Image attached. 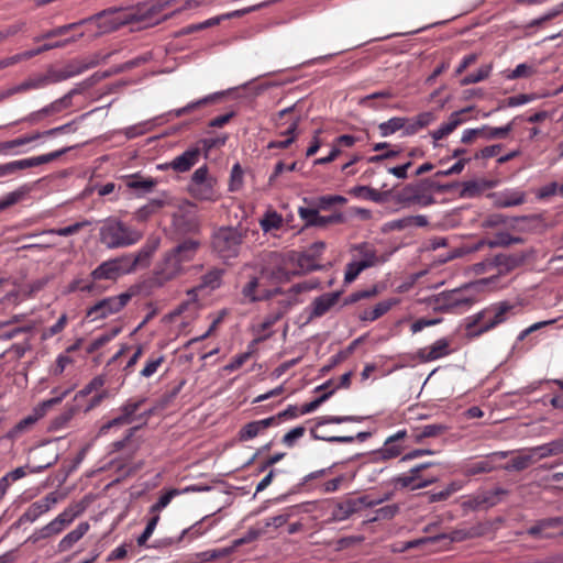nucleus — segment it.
I'll list each match as a JSON object with an SVG mask.
<instances>
[{
	"label": "nucleus",
	"mask_w": 563,
	"mask_h": 563,
	"mask_svg": "<svg viewBox=\"0 0 563 563\" xmlns=\"http://www.w3.org/2000/svg\"><path fill=\"white\" fill-rule=\"evenodd\" d=\"M165 4L163 3H152V4H143L137 7L136 9L130 11H103L92 18L100 21L99 27L103 30V32H112L118 30L119 27L128 24H137L139 29H146L158 24L161 21L166 20L167 15H161ZM89 21V19H88ZM87 20H81L79 22H74L65 25L57 26L53 30L47 31L46 33L36 36L34 38L35 42H40L45 38H52L56 36H62L66 34L68 31L76 29L78 25L86 23Z\"/></svg>",
	"instance_id": "1"
},
{
	"label": "nucleus",
	"mask_w": 563,
	"mask_h": 563,
	"mask_svg": "<svg viewBox=\"0 0 563 563\" xmlns=\"http://www.w3.org/2000/svg\"><path fill=\"white\" fill-rule=\"evenodd\" d=\"M159 245V239H148L135 253H128L102 262L90 274V278L97 280H115L123 275L147 268Z\"/></svg>",
	"instance_id": "2"
},
{
	"label": "nucleus",
	"mask_w": 563,
	"mask_h": 563,
	"mask_svg": "<svg viewBox=\"0 0 563 563\" xmlns=\"http://www.w3.org/2000/svg\"><path fill=\"white\" fill-rule=\"evenodd\" d=\"M199 247V241L187 239L172 250L165 252L162 261L157 264L155 273L158 282L163 284L183 274L185 271V264L195 258Z\"/></svg>",
	"instance_id": "3"
},
{
	"label": "nucleus",
	"mask_w": 563,
	"mask_h": 563,
	"mask_svg": "<svg viewBox=\"0 0 563 563\" xmlns=\"http://www.w3.org/2000/svg\"><path fill=\"white\" fill-rule=\"evenodd\" d=\"M517 308L509 301H499L466 318V336L473 339L490 331L515 316Z\"/></svg>",
	"instance_id": "4"
},
{
	"label": "nucleus",
	"mask_w": 563,
	"mask_h": 563,
	"mask_svg": "<svg viewBox=\"0 0 563 563\" xmlns=\"http://www.w3.org/2000/svg\"><path fill=\"white\" fill-rule=\"evenodd\" d=\"M142 238L141 231L114 217L101 221L99 228V242L108 250L130 247L139 243Z\"/></svg>",
	"instance_id": "5"
},
{
	"label": "nucleus",
	"mask_w": 563,
	"mask_h": 563,
	"mask_svg": "<svg viewBox=\"0 0 563 563\" xmlns=\"http://www.w3.org/2000/svg\"><path fill=\"white\" fill-rule=\"evenodd\" d=\"M443 187L430 178H422L407 184L395 195V201L402 207H429L435 202L433 191H441Z\"/></svg>",
	"instance_id": "6"
},
{
	"label": "nucleus",
	"mask_w": 563,
	"mask_h": 563,
	"mask_svg": "<svg viewBox=\"0 0 563 563\" xmlns=\"http://www.w3.org/2000/svg\"><path fill=\"white\" fill-rule=\"evenodd\" d=\"M244 240V233L240 228L222 227L212 234V250L222 260L234 258L239 255Z\"/></svg>",
	"instance_id": "7"
},
{
	"label": "nucleus",
	"mask_w": 563,
	"mask_h": 563,
	"mask_svg": "<svg viewBox=\"0 0 563 563\" xmlns=\"http://www.w3.org/2000/svg\"><path fill=\"white\" fill-rule=\"evenodd\" d=\"M391 494H385L379 498H372L369 495H363L360 497L346 496L341 500H338L331 511L332 521H344L352 517L354 514L360 512L364 508H373L380 505L382 503L390 499Z\"/></svg>",
	"instance_id": "8"
},
{
	"label": "nucleus",
	"mask_w": 563,
	"mask_h": 563,
	"mask_svg": "<svg viewBox=\"0 0 563 563\" xmlns=\"http://www.w3.org/2000/svg\"><path fill=\"white\" fill-rule=\"evenodd\" d=\"M216 179L209 176L207 165L200 166L191 175L188 184L190 196L200 201H217L219 194L216 189Z\"/></svg>",
	"instance_id": "9"
},
{
	"label": "nucleus",
	"mask_w": 563,
	"mask_h": 563,
	"mask_svg": "<svg viewBox=\"0 0 563 563\" xmlns=\"http://www.w3.org/2000/svg\"><path fill=\"white\" fill-rule=\"evenodd\" d=\"M71 147H64L47 154L12 161L0 165V178L13 175L22 169L32 168L42 164L51 163L69 152Z\"/></svg>",
	"instance_id": "10"
},
{
	"label": "nucleus",
	"mask_w": 563,
	"mask_h": 563,
	"mask_svg": "<svg viewBox=\"0 0 563 563\" xmlns=\"http://www.w3.org/2000/svg\"><path fill=\"white\" fill-rule=\"evenodd\" d=\"M132 294L122 292L118 296L107 297L99 300L87 310V317L92 320L106 319L111 314L121 311L131 300Z\"/></svg>",
	"instance_id": "11"
},
{
	"label": "nucleus",
	"mask_w": 563,
	"mask_h": 563,
	"mask_svg": "<svg viewBox=\"0 0 563 563\" xmlns=\"http://www.w3.org/2000/svg\"><path fill=\"white\" fill-rule=\"evenodd\" d=\"M60 499L57 492H52L44 496L42 499L32 503L25 511L19 517L15 525L22 526L23 523H33L40 517L48 512Z\"/></svg>",
	"instance_id": "12"
},
{
	"label": "nucleus",
	"mask_w": 563,
	"mask_h": 563,
	"mask_svg": "<svg viewBox=\"0 0 563 563\" xmlns=\"http://www.w3.org/2000/svg\"><path fill=\"white\" fill-rule=\"evenodd\" d=\"M145 400V398L128 399L119 408V416L104 423L100 428L99 434H106L108 430H110L113 427H120L132 423L135 420L136 411L142 407Z\"/></svg>",
	"instance_id": "13"
},
{
	"label": "nucleus",
	"mask_w": 563,
	"mask_h": 563,
	"mask_svg": "<svg viewBox=\"0 0 563 563\" xmlns=\"http://www.w3.org/2000/svg\"><path fill=\"white\" fill-rule=\"evenodd\" d=\"M264 274V269H261V274L247 275V282L243 285L241 294L249 302H256L264 299L272 298L275 294L279 292V289L266 290L261 288V276Z\"/></svg>",
	"instance_id": "14"
},
{
	"label": "nucleus",
	"mask_w": 563,
	"mask_h": 563,
	"mask_svg": "<svg viewBox=\"0 0 563 563\" xmlns=\"http://www.w3.org/2000/svg\"><path fill=\"white\" fill-rule=\"evenodd\" d=\"M512 130V122H509L505 126L493 128L483 125L476 129H466L462 133L461 142L468 144L472 143L476 137H484L486 140L504 139Z\"/></svg>",
	"instance_id": "15"
},
{
	"label": "nucleus",
	"mask_w": 563,
	"mask_h": 563,
	"mask_svg": "<svg viewBox=\"0 0 563 563\" xmlns=\"http://www.w3.org/2000/svg\"><path fill=\"white\" fill-rule=\"evenodd\" d=\"M340 291L325 292L314 298L307 308L309 312L308 322L324 316L332 307H334L340 298Z\"/></svg>",
	"instance_id": "16"
},
{
	"label": "nucleus",
	"mask_w": 563,
	"mask_h": 563,
	"mask_svg": "<svg viewBox=\"0 0 563 563\" xmlns=\"http://www.w3.org/2000/svg\"><path fill=\"white\" fill-rule=\"evenodd\" d=\"M525 262L523 255H515V254H498L492 261L485 263H478L475 265L476 272H481L484 269L486 265L495 266L498 268L499 273H508L516 267L520 266Z\"/></svg>",
	"instance_id": "17"
},
{
	"label": "nucleus",
	"mask_w": 563,
	"mask_h": 563,
	"mask_svg": "<svg viewBox=\"0 0 563 563\" xmlns=\"http://www.w3.org/2000/svg\"><path fill=\"white\" fill-rule=\"evenodd\" d=\"M268 3L269 2H263V3L255 4V5H252V7H249V8L235 10V11H232V12H229V13H224V14H221V15H218V16L210 18V19H208V20H206L203 22L189 25L188 29H187V33H190V32H194V31H200V30H203V29H207V27H211V26H216L221 21L227 20V19L243 16L244 14L253 12L255 10H258V9L267 5Z\"/></svg>",
	"instance_id": "18"
},
{
	"label": "nucleus",
	"mask_w": 563,
	"mask_h": 563,
	"mask_svg": "<svg viewBox=\"0 0 563 563\" xmlns=\"http://www.w3.org/2000/svg\"><path fill=\"white\" fill-rule=\"evenodd\" d=\"M449 354H451V349L450 341L446 338H441L431 345L419 349L417 352L418 358L423 363L439 360Z\"/></svg>",
	"instance_id": "19"
},
{
	"label": "nucleus",
	"mask_w": 563,
	"mask_h": 563,
	"mask_svg": "<svg viewBox=\"0 0 563 563\" xmlns=\"http://www.w3.org/2000/svg\"><path fill=\"white\" fill-rule=\"evenodd\" d=\"M201 150L198 146L189 147L170 161L168 167L177 173H186L199 162Z\"/></svg>",
	"instance_id": "20"
},
{
	"label": "nucleus",
	"mask_w": 563,
	"mask_h": 563,
	"mask_svg": "<svg viewBox=\"0 0 563 563\" xmlns=\"http://www.w3.org/2000/svg\"><path fill=\"white\" fill-rule=\"evenodd\" d=\"M84 90V87L81 85H78L77 87L70 89L67 93H65L63 97L54 100L49 104L42 108V112L44 115H54L58 114L67 109H69L73 106V98L76 95L81 93Z\"/></svg>",
	"instance_id": "21"
},
{
	"label": "nucleus",
	"mask_w": 563,
	"mask_h": 563,
	"mask_svg": "<svg viewBox=\"0 0 563 563\" xmlns=\"http://www.w3.org/2000/svg\"><path fill=\"white\" fill-rule=\"evenodd\" d=\"M271 427H275V420L271 417L262 420L251 421L240 429L239 439L240 441L252 440Z\"/></svg>",
	"instance_id": "22"
},
{
	"label": "nucleus",
	"mask_w": 563,
	"mask_h": 563,
	"mask_svg": "<svg viewBox=\"0 0 563 563\" xmlns=\"http://www.w3.org/2000/svg\"><path fill=\"white\" fill-rule=\"evenodd\" d=\"M509 492L501 487H496L492 490L483 492L476 496L473 497V499L470 501L471 507L478 508V507H493L497 505L501 498L506 495H508Z\"/></svg>",
	"instance_id": "23"
},
{
	"label": "nucleus",
	"mask_w": 563,
	"mask_h": 563,
	"mask_svg": "<svg viewBox=\"0 0 563 563\" xmlns=\"http://www.w3.org/2000/svg\"><path fill=\"white\" fill-rule=\"evenodd\" d=\"M202 490H209V487L188 486V487L184 488L183 490L172 488V489L167 490L165 494H163L158 498V500L150 507V514L159 515V512L169 505V503L172 501V499L174 497L179 496L183 493L202 492Z\"/></svg>",
	"instance_id": "24"
},
{
	"label": "nucleus",
	"mask_w": 563,
	"mask_h": 563,
	"mask_svg": "<svg viewBox=\"0 0 563 563\" xmlns=\"http://www.w3.org/2000/svg\"><path fill=\"white\" fill-rule=\"evenodd\" d=\"M560 527L559 517H550L537 520L532 526L527 529V533L533 538L550 539L554 536L547 532L549 529H555Z\"/></svg>",
	"instance_id": "25"
},
{
	"label": "nucleus",
	"mask_w": 563,
	"mask_h": 563,
	"mask_svg": "<svg viewBox=\"0 0 563 563\" xmlns=\"http://www.w3.org/2000/svg\"><path fill=\"white\" fill-rule=\"evenodd\" d=\"M224 275V269L222 268H211L206 274H203L200 278L199 285L188 291V294H194L197 290H216L222 285V277Z\"/></svg>",
	"instance_id": "26"
},
{
	"label": "nucleus",
	"mask_w": 563,
	"mask_h": 563,
	"mask_svg": "<svg viewBox=\"0 0 563 563\" xmlns=\"http://www.w3.org/2000/svg\"><path fill=\"white\" fill-rule=\"evenodd\" d=\"M90 529L87 521L79 522L77 527L64 536L58 542V552L69 551Z\"/></svg>",
	"instance_id": "27"
},
{
	"label": "nucleus",
	"mask_w": 563,
	"mask_h": 563,
	"mask_svg": "<svg viewBox=\"0 0 563 563\" xmlns=\"http://www.w3.org/2000/svg\"><path fill=\"white\" fill-rule=\"evenodd\" d=\"M434 121L435 115L432 111L421 112L411 119L407 118L406 131H404L402 134L406 136L413 135L420 130L429 126Z\"/></svg>",
	"instance_id": "28"
},
{
	"label": "nucleus",
	"mask_w": 563,
	"mask_h": 563,
	"mask_svg": "<svg viewBox=\"0 0 563 563\" xmlns=\"http://www.w3.org/2000/svg\"><path fill=\"white\" fill-rule=\"evenodd\" d=\"M276 307L264 318L261 323V330L266 331L271 329L277 321H279L289 310L291 301L288 298L279 299Z\"/></svg>",
	"instance_id": "29"
},
{
	"label": "nucleus",
	"mask_w": 563,
	"mask_h": 563,
	"mask_svg": "<svg viewBox=\"0 0 563 563\" xmlns=\"http://www.w3.org/2000/svg\"><path fill=\"white\" fill-rule=\"evenodd\" d=\"M429 224L428 218L423 214L407 216L393 220L388 223L391 230H406L409 228H423Z\"/></svg>",
	"instance_id": "30"
},
{
	"label": "nucleus",
	"mask_w": 563,
	"mask_h": 563,
	"mask_svg": "<svg viewBox=\"0 0 563 563\" xmlns=\"http://www.w3.org/2000/svg\"><path fill=\"white\" fill-rule=\"evenodd\" d=\"M537 462L563 453V438L532 448Z\"/></svg>",
	"instance_id": "31"
},
{
	"label": "nucleus",
	"mask_w": 563,
	"mask_h": 563,
	"mask_svg": "<svg viewBox=\"0 0 563 563\" xmlns=\"http://www.w3.org/2000/svg\"><path fill=\"white\" fill-rule=\"evenodd\" d=\"M537 459L532 448L527 449L523 454H520L511 461H509L506 465H504L505 471H523L529 467L531 464L536 463Z\"/></svg>",
	"instance_id": "32"
},
{
	"label": "nucleus",
	"mask_w": 563,
	"mask_h": 563,
	"mask_svg": "<svg viewBox=\"0 0 563 563\" xmlns=\"http://www.w3.org/2000/svg\"><path fill=\"white\" fill-rule=\"evenodd\" d=\"M396 300L394 299H388V300H383L380 302H378L377 305H375V307L373 309H366L364 310L361 316H360V319L362 321H375L377 320L378 318H380L382 316H384L385 313H387L391 307L394 305H396Z\"/></svg>",
	"instance_id": "33"
},
{
	"label": "nucleus",
	"mask_w": 563,
	"mask_h": 563,
	"mask_svg": "<svg viewBox=\"0 0 563 563\" xmlns=\"http://www.w3.org/2000/svg\"><path fill=\"white\" fill-rule=\"evenodd\" d=\"M407 118L394 117L389 120L379 123L378 131L380 136L387 137L399 130L406 131Z\"/></svg>",
	"instance_id": "34"
},
{
	"label": "nucleus",
	"mask_w": 563,
	"mask_h": 563,
	"mask_svg": "<svg viewBox=\"0 0 563 563\" xmlns=\"http://www.w3.org/2000/svg\"><path fill=\"white\" fill-rule=\"evenodd\" d=\"M352 194L355 197L380 203L386 200L388 191L382 192L368 186H356L352 189Z\"/></svg>",
	"instance_id": "35"
},
{
	"label": "nucleus",
	"mask_w": 563,
	"mask_h": 563,
	"mask_svg": "<svg viewBox=\"0 0 563 563\" xmlns=\"http://www.w3.org/2000/svg\"><path fill=\"white\" fill-rule=\"evenodd\" d=\"M42 416H38V411L34 408L33 412L29 415L27 417L20 420L8 433L7 438L14 439L19 437L21 433L26 431L29 428H31L33 424H35Z\"/></svg>",
	"instance_id": "36"
},
{
	"label": "nucleus",
	"mask_w": 563,
	"mask_h": 563,
	"mask_svg": "<svg viewBox=\"0 0 563 563\" xmlns=\"http://www.w3.org/2000/svg\"><path fill=\"white\" fill-rule=\"evenodd\" d=\"M82 508L79 505H74L65 508L53 520L64 531L80 514Z\"/></svg>",
	"instance_id": "37"
},
{
	"label": "nucleus",
	"mask_w": 563,
	"mask_h": 563,
	"mask_svg": "<svg viewBox=\"0 0 563 563\" xmlns=\"http://www.w3.org/2000/svg\"><path fill=\"white\" fill-rule=\"evenodd\" d=\"M444 305L446 308L454 309L460 307H470L473 300L470 297L464 296V294L454 289L443 295Z\"/></svg>",
	"instance_id": "38"
},
{
	"label": "nucleus",
	"mask_w": 563,
	"mask_h": 563,
	"mask_svg": "<svg viewBox=\"0 0 563 563\" xmlns=\"http://www.w3.org/2000/svg\"><path fill=\"white\" fill-rule=\"evenodd\" d=\"M41 137H43V132H34L32 134L23 135L11 141L0 142V153H8L15 147L26 145Z\"/></svg>",
	"instance_id": "39"
},
{
	"label": "nucleus",
	"mask_w": 563,
	"mask_h": 563,
	"mask_svg": "<svg viewBox=\"0 0 563 563\" xmlns=\"http://www.w3.org/2000/svg\"><path fill=\"white\" fill-rule=\"evenodd\" d=\"M166 356L164 354H152L145 362L144 367L140 372L143 378H151L154 376L158 368L165 363Z\"/></svg>",
	"instance_id": "40"
},
{
	"label": "nucleus",
	"mask_w": 563,
	"mask_h": 563,
	"mask_svg": "<svg viewBox=\"0 0 563 563\" xmlns=\"http://www.w3.org/2000/svg\"><path fill=\"white\" fill-rule=\"evenodd\" d=\"M82 36H84V33H80L77 36H73V37L66 38L64 41H58V42H55V43H45V44H43L42 46H40V47H37L35 49L25 51L24 52V56L32 58V57H34L36 55H40L41 53H44V52H47V51H51V49H54V48L65 47L66 45L76 42L78 38H80Z\"/></svg>",
	"instance_id": "41"
},
{
	"label": "nucleus",
	"mask_w": 563,
	"mask_h": 563,
	"mask_svg": "<svg viewBox=\"0 0 563 563\" xmlns=\"http://www.w3.org/2000/svg\"><path fill=\"white\" fill-rule=\"evenodd\" d=\"M523 239L520 236H512L508 232H498L495 234V238L493 240H488L485 242V244L490 247H505L509 246L511 244H519L522 243Z\"/></svg>",
	"instance_id": "42"
},
{
	"label": "nucleus",
	"mask_w": 563,
	"mask_h": 563,
	"mask_svg": "<svg viewBox=\"0 0 563 563\" xmlns=\"http://www.w3.org/2000/svg\"><path fill=\"white\" fill-rule=\"evenodd\" d=\"M222 96H223L222 92H216V93L206 96V97H203V98H201V99H199L197 101L190 102L187 106L175 110V115L176 117H181V115H184L186 113H189V112L196 110L197 108H199L201 106H206L208 103H211V102L218 100Z\"/></svg>",
	"instance_id": "43"
},
{
	"label": "nucleus",
	"mask_w": 563,
	"mask_h": 563,
	"mask_svg": "<svg viewBox=\"0 0 563 563\" xmlns=\"http://www.w3.org/2000/svg\"><path fill=\"white\" fill-rule=\"evenodd\" d=\"M89 224H90V222L85 220V221H80V222H75L65 228L44 230L40 234H55V235H59V236H69V235L78 233L81 229H84L85 227H87Z\"/></svg>",
	"instance_id": "44"
},
{
	"label": "nucleus",
	"mask_w": 563,
	"mask_h": 563,
	"mask_svg": "<svg viewBox=\"0 0 563 563\" xmlns=\"http://www.w3.org/2000/svg\"><path fill=\"white\" fill-rule=\"evenodd\" d=\"M27 192L29 188L26 186H22L16 190L7 194L3 198L0 199V212L21 201Z\"/></svg>",
	"instance_id": "45"
},
{
	"label": "nucleus",
	"mask_w": 563,
	"mask_h": 563,
	"mask_svg": "<svg viewBox=\"0 0 563 563\" xmlns=\"http://www.w3.org/2000/svg\"><path fill=\"white\" fill-rule=\"evenodd\" d=\"M448 427L441 423L426 424L418 429L416 440L421 441L424 438H435L443 434Z\"/></svg>",
	"instance_id": "46"
},
{
	"label": "nucleus",
	"mask_w": 563,
	"mask_h": 563,
	"mask_svg": "<svg viewBox=\"0 0 563 563\" xmlns=\"http://www.w3.org/2000/svg\"><path fill=\"white\" fill-rule=\"evenodd\" d=\"M353 250L358 252L361 256L360 262L367 263V267H372L377 263V254L373 246L367 243H361L353 246Z\"/></svg>",
	"instance_id": "47"
},
{
	"label": "nucleus",
	"mask_w": 563,
	"mask_h": 563,
	"mask_svg": "<svg viewBox=\"0 0 563 563\" xmlns=\"http://www.w3.org/2000/svg\"><path fill=\"white\" fill-rule=\"evenodd\" d=\"M472 108H464L459 111H454L450 114L449 120L442 123L439 128H441L446 135L451 134L460 124L463 123L464 119L462 118L463 113H466Z\"/></svg>",
	"instance_id": "48"
},
{
	"label": "nucleus",
	"mask_w": 563,
	"mask_h": 563,
	"mask_svg": "<svg viewBox=\"0 0 563 563\" xmlns=\"http://www.w3.org/2000/svg\"><path fill=\"white\" fill-rule=\"evenodd\" d=\"M401 452H402V446H400L399 444L394 442L390 438H388L385 441L383 448H380L376 452V455L383 460H389V459L399 456L401 454Z\"/></svg>",
	"instance_id": "49"
},
{
	"label": "nucleus",
	"mask_w": 563,
	"mask_h": 563,
	"mask_svg": "<svg viewBox=\"0 0 563 563\" xmlns=\"http://www.w3.org/2000/svg\"><path fill=\"white\" fill-rule=\"evenodd\" d=\"M492 65H483L475 73L466 75L462 80V86H467L485 80L492 73Z\"/></svg>",
	"instance_id": "50"
},
{
	"label": "nucleus",
	"mask_w": 563,
	"mask_h": 563,
	"mask_svg": "<svg viewBox=\"0 0 563 563\" xmlns=\"http://www.w3.org/2000/svg\"><path fill=\"white\" fill-rule=\"evenodd\" d=\"M366 268H368V267H367V263H365V262L352 261V262L347 263L346 267H345V273H344V283L351 284Z\"/></svg>",
	"instance_id": "51"
},
{
	"label": "nucleus",
	"mask_w": 563,
	"mask_h": 563,
	"mask_svg": "<svg viewBox=\"0 0 563 563\" xmlns=\"http://www.w3.org/2000/svg\"><path fill=\"white\" fill-rule=\"evenodd\" d=\"M362 418L356 416H322L316 419V427H321L324 424H340L344 422H355L361 421Z\"/></svg>",
	"instance_id": "52"
},
{
	"label": "nucleus",
	"mask_w": 563,
	"mask_h": 563,
	"mask_svg": "<svg viewBox=\"0 0 563 563\" xmlns=\"http://www.w3.org/2000/svg\"><path fill=\"white\" fill-rule=\"evenodd\" d=\"M76 412L77 408L75 406L66 408L59 416L53 419L49 429L54 431L63 429L73 419Z\"/></svg>",
	"instance_id": "53"
},
{
	"label": "nucleus",
	"mask_w": 563,
	"mask_h": 563,
	"mask_svg": "<svg viewBox=\"0 0 563 563\" xmlns=\"http://www.w3.org/2000/svg\"><path fill=\"white\" fill-rule=\"evenodd\" d=\"M119 332H120V329L117 328V329L111 330L108 333H103V334L99 335L98 338L92 340L90 342V344L87 346V353L88 354L95 353L96 351L101 349L103 345H106L108 342H110L112 339H114Z\"/></svg>",
	"instance_id": "54"
},
{
	"label": "nucleus",
	"mask_w": 563,
	"mask_h": 563,
	"mask_svg": "<svg viewBox=\"0 0 563 563\" xmlns=\"http://www.w3.org/2000/svg\"><path fill=\"white\" fill-rule=\"evenodd\" d=\"M156 181L152 178H141L139 176H132L126 186L131 189L141 190L142 192H148L153 189Z\"/></svg>",
	"instance_id": "55"
},
{
	"label": "nucleus",
	"mask_w": 563,
	"mask_h": 563,
	"mask_svg": "<svg viewBox=\"0 0 563 563\" xmlns=\"http://www.w3.org/2000/svg\"><path fill=\"white\" fill-rule=\"evenodd\" d=\"M494 468H495V466L493 465V463L488 459H486V460L477 461V462H474V463L467 465L465 467L464 473L467 476H473V475H477V474L489 473Z\"/></svg>",
	"instance_id": "56"
},
{
	"label": "nucleus",
	"mask_w": 563,
	"mask_h": 563,
	"mask_svg": "<svg viewBox=\"0 0 563 563\" xmlns=\"http://www.w3.org/2000/svg\"><path fill=\"white\" fill-rule=\"evenodd\" d=\"M525 194L521 191L505 192L498 200L501 208L515 207L523 203Z\"/></svg>",
	"instance_id": "57"
},
{
	"label": "nucleus",
	"mask_w": 563,
	"mask_h": 563,
	"mask_svg": "<svg viewBox=\"0 0 563 563\" xmlns=\"http://www.w3.org/2000/svg\"><path fill=\"white\" fill-rule=\"evenodd\" d=\"M243 175L244 173L241 165L239 163L234 164L230 174L229 191L234 192L242 188Z\"/></svg>",
	"instance_id": "58"
},
{
	"label": "nucleus",
	"mask_w": 563,
	"mask_h": 563,
	"mask_svg": "<svg viewBox=\"0 0 563 563\" xmlns=\"http://www.w3.org/2000/svg\"><path fill=\"white\" fill-rule=\"evenodd\" d=\"M46 86L52 84H57L64 80L71 78V74L66 73L64 68L55 69L48 68L45 74H43Z\"/></svg>",
	"instance_id": "59"
},
{
	"label": "nucleus",
	"mask_w": 563,
	"mask_h": 563,
	"mask_svg": "<svg viewBox=\"0 0 563 563\" xmlns=\"http://www.w3.org/2000/svg\"><path fill=\"white\" fill-rule=\"evenodd\" d=\"M97 289V285L95 284V280L91 279L85 280V279H74L69 285L67 286V292H75V291H84V292H93Z\"/></svg>",
	"instance_id": "60"
},
{
	"label": "nucleus",
	"mask_w": 563,
	"mask_h": 563,
	"mask_svg": "<svg viewBox=\"0 0 563 563\" xmlns=\"http://www.w3.org/2000/svg\"><path fill=\"white\" fill-rule=\"evenodd\" d=\"M46 87L43 75H36L29 77L23 82L18 85V90H23V92L34 89H41Z\"/></svg>",
	"instance_id": "61"
},
{
	"label": "nucleus",
	"mask_w": 563,
	"mask_h": 563,
	"mask_svg": "<svg viewBox=\"0 0 563 563\" xmlns=\"http://www.w3.org/2000/svg\"><path fill=\"white\" fill-rule=\"evenodd\" d=\"M282 217L277 212H271L265 214L260 224L264 232H268L273 229H278L282 225Z\"/></svg>",
	"instance_id": "62"
},
{
	"label": "nucleus",
	"mask_w": 563,
	"mask_h": 563,
	"mask_svg": "<svg viewBox=\"0 0 563 563\" xmlns=\"http://www.w3.org/2000/svg\"><path fill=\"white\" fill-rule=\"evenodd\" d=\"M104 383L106 379L103 376L99 375L93 377L81 390L76 394L75 399L90 395L92 391L100 389Z\"/></svg>",
	"instance_id": "63"
},
{
	"label": "nucleus",
	"mask_w": 563,
	"mask_h": 563,
	"mask_svg": "<svg viewBox=\"0 0 563 563\" xmlns=\"http://www.w3.org/2000/svg\"><path fill=\"white\" fill-rule=\"evenodd\" d=\"M305 432V427L298 426L284 434L282 443L287 448H292L296 444L297 440L303 437Z\"/></svg>",
	"instance_id": "64"
}]
</instances>
